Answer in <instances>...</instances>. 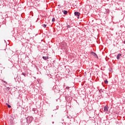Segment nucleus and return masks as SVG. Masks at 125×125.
I'll return each mask as SVG.
<instances>
[{
  "instance_id": "19",
  "label": "nucleus",
  "mask_w": 125,
  "mask_h": 125,
  "mask_svg": "<svg viewBox=\"0 0 125 125\" xmlns=\"http://www.w3.org/2000/svg\"><path fill=\"white\" fill-rule=\"evenodd\" d=\"M124 43L125 44V41H124Z\"/></svg>"
},
{
  "instance_id": "5",
  "label": "nucleus",
  "mask_w": 125,
  "mask_h": 125,
  "mask_svg": "<svg viewBox=\"0 0 125 125\" xmlns=\"http://www.w3.org/2000/svg\"><path fill=\"white\" fill-rule=\"evenodd\" d=\"M42 58L44 60H48L49 59V58L48 57H44V56L42 57Z\"/></svg>"
},
{
  "instance_id": "3",
  "label": "nucleus",
  "mask_w": 125,
  "mask_h": 125,
  "mask_svg": "<svg viewBox=\"0 0 125 125\" xmlns=\"http://www.w3.org/2000/svg\"><path fill=\"white\" fill-rule=\"evenodd\" d=\"M74 14H75V15L76 16H80L81 15V14L78 12H75Z\"/></svg>"
},
{
  "instance_id": "21",
  "label": "nucleus",
  "mask_w": 125,
  "mask_h": 125,
  "mask_svg": "<svg viewBox=\"0 0 125 125\" xmlns=\"http://www.w3.org/2000/svg\"><path fill=\"white\" fill-rule=\"evenodd\" d=\"M53 124H54V122H53Z\"/></svg>"
},
{
  "instance_id": "20",
  "label": "nucleus",
  "mask_w": 125,
  "mask_h": 125,
  "mask_svg": "<svg viewBox=\"0 0 125 125\" xmlns=\"http://www.w3.org/2000/svg\"><path fill=\"white\" fill-rule=\"evenodd\" d=\"M67 118H69V116H67Z\"/></svg>"
},
{
  "instance_id": "14",
  "label": "nucleus",
  "mask_w": 125,
  "mask_h": 125,
  "mask_svg": "<svg viewBox=\"0 0 125 125\" xmlns=\"http://www.w3.org/2000/svg\"><path fill=\"white\" fill-rule=\"evenodd\" d=\"M2 82H3L4 83H6V84L7 83L6 82H5V81H3V80H2Z\"/></svg>"
},
{
  "instance_id": "11",
  "label": "nucleus",
  "mask_w": 125,
  "mask_h": 125,
  "mask_svg": "<svg viewBox=\"0 0 125 125\" xmlns=\"http://www.w3.org/2000/svg\"><path fill=\"white\" fill-rule=\"evenodd\" d=\"M52 21H53V22L55 21V18H53Z\"/></svg>"
},
{
  "instance_id": "9",
  "label": "nucleus",
  "mask_w": 125,
  "mask_h": 125,
  "mask_svg": "<svg viewBox=\"0 0 125 125\" xmlns=\"http://www.w3.org/2000/svg\"><path fill=\"white\" fill-rule=\"evenodd\" d=\"M6 104L8 106V107L9 108H11V105H9L7 103H6Z\"/></svg>"
},
{
  "instance_id": "4",
  "label": "nucleus",
  "mask_w": 125,
  "mask_h": 125,
  "mask_svg": "<svg viewBox=\"0 0 125 125\" xmlns=\"http://www.w3.org/2000/svg\"><path fill=\"white\" fill-rule=\"evenodd\" d=\"M122 56V54H118V55H117V56H116V58H117L118 60H119L120 59V57Z\"/></svg>"
},
{
  "instance_id": "1",
  "label": "nucleus",
  "mask_w": 125,
  "mask_h": 125,
  "mask_svg": "<svg viewBox=\"0 0 125 125\" xmlns=\"http://www.w3.org/2000/svg\"><path fill=\"white\" fill-rule=\"evenodd\" d=\"M29 120V122L31 123L33 120V118L32 116L28 117L27 119V121Z\"/></svg>"
},
{
  "instance_id": "12",
  "label": "nucleus",
  "mask_w": 125,
  "mask_h": 125,
  "mask_svg": "<svg viewBox=\"0 0 125 125\" xmlns=\"http://www.w3.org/2000/svg\"><path fill=\"white\" fill-rule=\"evenodd\" d=\"M43 27L44 28H45V27H46V24H43Z\"/></svg>"
},
{
  "instance_id": "16",
  "label": "nucleus",
  "mask_w": 125,
  "mask_h": 125,
  "mask_svg": "<svg viewBox=\"0 0 125 125\" xmlns=\"http://www.w3.org/2000/svg\"><path fill=\"white\" fill-rule=\"evenodd\" d=\"M7 89L8 90H9L10 88H9V87H7Z\"/></svg>"
},
{
  "instance_id": "7",
  "label": "nucleus",
  "mask_w": 125,
  "mask_h": 125,
  "mask_svg": "<svg viewBox=\"0 0 125 125\" xmlns=\"http://www.w3.org/2000/svg\"><path fill=\"white\" fill-rule=\"evenodd\" d=\"M93 55H94V56H96L98 58L97 55L94 52H92Z\"/></svg>"
},
{
  "instance_id": "13",
  "label": "nucleus",
  "mask_w": 125,
  "mask_h": 125,
  "mask_svg": "<svg viewBox=\"0 0 125 125\" xmlns=\"http://www.w3.org/2000/svg\"><path fill=\"white\" fill-rule=\"evenodd\" d=\"M67 28H70V25H68L67 26Z\"/></svg>"
},
{
  "instance_id": "8",
  "label": "nucleus",
  "mask_w": 125,
  "mask_h": 125,
  "mask_svg": "<svg viewBox=\"0 0 125 125\" xmlns=\"http://www.w3.org/2000/svg\"><path fill=\"white\" fill-rule=\"evenodd\" d=\"M108 83V82L107 81V80H105V81H104V83H105V84H107V83Z\"/></svg>"
},
{
  "instance_id": "15",
  "label": "nucleus",
  "mask_w": 125,
  "mask_h": 125,
  "mask_svg": "<svg viewBox=\"0 0 125 125\" xmlns=\"http://www.w3.org/2000/svg\"><path fill=\"white\" fill-rule=\"evenodd\" d=\"M69 86H67L66 87V88L67 89H69Z\"/></svg>"
},
{
  "instance_id": "18",
  "label": "nucleus",
  "mask_w": 125,
  "mask_h": 125,
  "mask_svg": "<svg viewBox=\"0 0 125 125\" xmlns=\"http://www.w3.org/2000/svg\"><path fill=\"white\" fill-rule=\"evenodd\" d=\"M78 19H79V16L78 17Z\"/></svg>"
},
{
  "instance_id": "6",
  "label": "nucleus",
  "mask_w": 125,
  "mask_h": 125,
  "mask_svg": "<svg viewBox=\"0 0 125 125\" xmlns=\"http://www.w3.org/2000/svg\"><path fill=\"white\" fill-rule=\"evenodd\" d=\"M62 12L64 13V14H65V15H66L68 13V12L67 11H65V10H63Z\"/></svg>"
},
{
  "instance_id": "2",
  "label": "nucleus",
  "mask_w": 125,
  "mask_h": 125,
  "mask_svg": "<svg viewBox=\"0 0 125 125\" xmlns=\"http://www.w3.org/2000/svg\"><path fill=\"white\" fill-rule=\"evenodd\" d=\"M109 107L107 106H105L104 107V111L107 112L108 111Z\"/></svg>"
},
{
  "instance_id": "10",
  "label": "nucleus",
  "mask_w": 125,
  "mask_h": 125,
  "mask_svg": "<svg viewBox=\"0 0 125 125\" xmlns=\"http://www.w3.org/2000/svg\"><path fill=\"white\" fill-rule=\"evenodd\" d=\"M22 75H23V76H24L25 77H26V74H25V73H22Z\"/></svg>"
},
{
  "instance_id": "17",
  "label": "nucleus",
  "mask_w": 125,
  "mask_h": 125,
  "mask_svg": "<svg viewBox=\"0 0 125 125\" xmlns=\"http://www.w3.org/2000/svg\"><path fill=\"white\" fill-rule=\"evenodd\" d=\"M7 17V15L6 14V15H5V17Z\"/></svg>"
}]
</instances>
